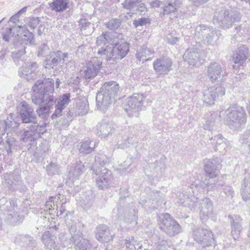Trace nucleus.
<instances>
[{"label":"nucleus","instance_id":"f257e3e1","mask_svg":"<svg viewBox=\"0 0 250 250\" xmlns=\"http://www.w3.org/2000/svg\"><path fill=\"white\" fill-rule=\"evenodd\" d=\"M54 82L52 79L38 80L32 87L33 93L32 96L33 103L39 105L36 112L40 117L46 120L51 113V109L56 103L55 110L51 116L52 119L62 115V111L70 102V93L63 94L57 101L52 95L54 91Z\"/></svg>","mask_w":250,"mask_h":250},{"label":"nucleus","instance_id":"f03ea898","mask_svg":"<svg viewBox=\"0 0 250 250\" xmlns=\"http://www.w3.org/2000/svg\"><path fill=\"white\" fill-rule=\"evenodd\" d=\"M119 89V84L115 81L104 83L96 95L98 108L104 111L113 102Z\"/></svg>","mask_w":250,"mask_h":250},{"label":"nucleus","instance_id":"7ed1b4c3","mask_svg":"<svg viewBox=\"0 0 250 250\" xmlns=\"http://www.w3.org/2000/svg\"><path fill=\"white\" fill-rule=\"evenodd\" d=\"M224 119L231 128L239 129L246 123L247 115L243 107L236 104L224 112Z\"/></svg>","mask_w":250,"mask_h":250},{"label":"nucleus","instance_id":"20e7f679","mask_svg":"<svg viewBox=\"0 0 250 250\" xmlns=\"http://www.w3.org/2000/svg\"><path fill=\"white\" fill-rule=\"evenodd\" d=\"M129 51L128 43L125 41L116 43L113 46L112 43L109 45H107L105 48L101 47L99 49L98 54L101 56H105L107 61H115L121 60L125 57Z\"/></svg>","mask_w":250,"mask_h":250},{"label":"nucleus","instance_id":"39448f33","mask_svg":"<svg viewBox=\"0 0 250 250\" xmlns=\"http://www.w3.org/2000/svg\"><path fill=\"white\" fill-rule=\"evenodd\" d=\"M104 155H100L95 157L96 164H99L101 167L100 170H96L95 173L99 175L96 179V185L100 189H104L112 186L113 177L111 171L104 167L106 163L104 160Z\"/></svg>","mask_w":250,"mask_h":250},{"label":"nucleus","instance_id":"423d86ee","mask_svg":"<svg viewBox=\"0 0 250 250\" xmlns=\"http://www.w3.org/2000/svg\"><path fill=\"white\" fill-rule=\"evenodd\" d=\"M158 222L160 229L169 236H175L182 231L180 225L168 213L160 214Z\"/></svg>","mask_w":250,"mask_h":250},{"label":"nucleus","instance_id":"0eeeda50","mask_svg":"<svg viewBox=\"0 0 250 250\" xmlns=\"http://www.w3.org/2000/svg\"><path fill=\"white\" fill-rule=\"evenodd\" d=\"M240 14L238 11L221 10L216 12L213 19L214 24L223 28H229L233 23L240 20Z\"/></svg>","mask_w":250,"mask_h":250},{"label":"nucleus","instance_id":"6e6552de","mask_svg":"<svg viewBox=\"0 0 250 250\" xmlns=\"http://www.w3.org/2000/svg\"><path fill=\"white\" fill-rule=\"evenodd\" d=\"M188 206L191 209H195V207L199 205L200 217L203 223L206 222L209 218L212 219L215 218V215L213 212V205L212 202L208 198H205L199 203L193 202L192 201H188Z\"/></svg>","mask_w":250,"mask_h":250},{"label":"nucleus","instance_id":"1a4fd4ad","mask_svg":"<svg viewBox=\"0 0 250 250\" xmlns=\"http://www.w3.org/2000/svg\"><path fill=\"white\" fill-rule=\"evenodd\" d=\"M145 97L144 94L135 93L127 99L125 109L129 116H139V112L143 109Z\"/></svg>","mask_w":250,"mask_h":250},{"label":"nucleus","instance_id":"9d476101","mask_svg":"<svg viewBox=\"0 0 250 250\" xmlns=\"http://www.w3.org/2000/svg\"><path fill=\"white\" fill-rule=\"evenodd\" d=\"M193 238L194 241L204 247L210 246L215 242L212 232L209 229L203 228L193 230Z\"/></svg>","mask_w":250,"mask_h":250},{"label":"nucleus","instance_id":"9b49d317","mask_svg":"<svg viewBox=\"0 0 250 250\" xmlns=\"http://www.w3.org/2000/svg\"><path fill=\"white\" fill-rule=\"evenodd\" d=\"M45 124L41 125L38 123L32 124L29 129L24 130L21 135V139L24 142H28L32 145L35 140L40 136V134L44 131Z\"/></svg>","mask_w":250,"mask_h":250},{"label":"nucleus","instance_id":"f8f14e48","mask_svg":"<svg viewBox=\"0 0 250 250\" xmlns=\"http://www.w3.org/2000/svg\"><path fill=\"white\" fill-rule=\"evenodd\" d=\"M225 94V88L221 85L210 86L204 90L202 100L206 105H212L214 104L217 97H222Z\"/></svg>","mask_w":250,"mask_h":250},{"label":"nucleus","instance_id":"ddd939ff","mask_svg":"<svg viewBox=\"0 0 250 250\" xmlns=\"http://www.w3.org/2000/svg\"><path fill=\"white\" fill-rule=\"evenodd\" d=\"M17 110L23 123H37L34 109L26 102L20 103L17 106Z\"/></svg>","mask_w":250,"mask_h":250},{"label":"nucleus","instance_id":"4468645a","mask_svg":"<svg viewBox=\"0 0 250 250\" xmlns=\"http://www.w3.org/2000/svg\"><path fill=\"white\" fill-rule=\"evenodd\" d=\"M172 59L168 57H160L153 63L154 70L160 76L167 74L172 70Z\"/></svg>","mask_w":250,"mask_h":250},{"label":"nucleus","instance_id":"2eb2a0df","mask_svg":"<svg viewBox=\"0 0 250 250\" xmlns=\"http://www.w3.org/2000/svg\"><path fill=\"white\" fill-rule=\"evenodd\" d=\"M102 63V60L98 57L93 58L86 63L85 69L81 70L86 79H91L96 76L99 72Z\"/></svg>","mask_w":250,"mask_h":250},{"label":"nucleus","instance_id":"dca6fc26","mask_svg":"<svg viewBox=\"0 0 250 250\" xmlns=\"http://www.w3.org/2000/svg\"><path fill=\"white\" fill-rule=\"evenodd\" d=\"M204 164L206 175L211 178L216 177L221 167L220 159L217 157L206 159L204 161Z\"/></svg>","mask_w":250,"mask_h":250},{"label":"nucleus","instance_id":"f3484780","mask_svg":"<svg viewBox=\"0 0 250 250\" xmlns=\"http://www.w3.org/2000/svg\"><path fill=\"white\" fill-rule=\"evenodd\" d=\"M122 5L125 9L132 10L137 14H145L147 11L143 0H125Z\"/></svg>","mask_w":250,"mask_h":250},{"label":"nucleus","instance_id":"a211bd4d","mask_svg":"<svg viewBox=\"0 0 250 250\" xmlns=\"http://www.w3.org/2000/svg\"><path fill=\"white\" fill-rule=\"evenodd\" d=\"M207 75L212 83L219 81L224 76L222 66L216 62L211 63L207 67Z\"/></svg>","mask_w":250,"mask_h":250},{"label":"nucleus","instance_id":"6ab92c4d","mask_svg":"<svg viewBox=\"0 0 250 250\" xmlns=\"http://www.w3.org/2000/svg\"><path fill=\"white\" fill-rule=\"evenodd\" d=\"M151 242L156 250H175L171 247V241L166 239L162 235L153 234Z\"/></svg>","mask_w":250,"mask_h":250},{"label":"nucleus","instance_id":"aec40b11","mask_svg":"<svg viewBox=\"0 0 250 250\" xmlns=\"http://www.w3.org/2000/svg\"><path fill=\"white\" fill-rule=\"evenodd\" d=\"M210 144L213 149L215 151L222 152L229 146V142L221 134H218L211 137L210 139Z\"/></svg>","mask_w":250,"mask_h":250},{"label":"nucleus","instance_id":"412c9836","mask_svg":"<svg viewBox=\"0 0 250 250\" xmlns=\"http://www.w3.org/2000/svg\"><path fill=\"white\" fill-rule=\"evenodd\" d=\"M96 238L102 243H107L112 240L113 235L110 232L108 227L105 225H100L95 230Z\"/></svg>","mask_w":250,"mask_h":250},{"label":"nucleus","instance_id":"4be33fe9","mask_svg":"<svg viewBox=\"0 0 250 250\" xmlns=\"http://www.w3.org/2000/svg\"><path fill=\"white\" fill-rule=\"evenodd\" d=\"M38 68L37 62L34 61L25 62L20 68V76L27 80L30 79V76Z\"/></svg>","mask_w":250,"mask_h":250},{"label":"nucleus","instance_id":"5701e85b","mask_svg":"<svg viewBox=\"0 0 250 250\" xmlns=\"http://www.w3.org/2000/svg\"><path fill=\"white\" fill-rule=\"evenodd\" d=\"M183 59L189 65L193 66L200 65L202 63L197 49L193 48L187 49L183 55Z\"/></svg>","mask_w":250,"mask_h":250},{"label":"nucleus","instance_id":"b1692460","mask_svg":"<svg viewBox=\"0 0 250 250\" xmlns=\"http://www.w3.org/2000/svg\"><path fill=\"white\" fill-rule=\"evenodd\" d=\"M249 56V49L246 45L240 46L236 53L232 56L233 62L238 66L242 65Z\"/></svg>","mask_w":250,"mask_h":250},{"label":"nucleus","instance_id":"393cba45","mask_svg":"<svg viewBox=\"0 0 250 250\" xmlns=\"http://www.w3.org/2000/svg\"><path fill=\"white\" fill-rule=\"evenodd\" d=\"M57 237L52 235L49 231L44 232L42 237V241L49 250H61L60 247L56 244Z\"/></svg>","mask_w":250,"mask_h":250},{"label":"nucleus","instance_id":"a878e982","mask_svg":"<svg viewBox=\"0 0 250 250\" xmlns=\"http://www.w3.org/2000/svg\"><path fill=\"white\" fill-rule=\"evenodd\" d=\"M69 230L71 235V240L76 243L81 237H83V233L80 230L81 223L78 221L67 222Z\"/></svg>","mask_w":250,"mask_h":250},{"label":"nucleus","instance_id":"bb28decb","mask_svg":"<svg viewBox=\"0 0 250 250\" xmlns=\"http://www.w3.org/2000/svg\"><path fill=\"white\" fill-rule=\"evenodd\" d=\"M96 130L99 136L105 138L113 132L114 129L111 124L102 121L97 125Z\"/></svg>","mask_w":250,"mask_h":250},{"label":"nucleus","instance_id":"cd10ccee","mask_svg":"<svg viewBox=\"0 0 250 250\" xmlns=\"http://www.w3.org/2000/svg\"><path fill=\"white\" fill-rule=\"evenodd\" d=\"M229 218L230 219L231 225V234L234 239L236 240L242 229L241 227L242 219L238 215H235L234 217L229 216Z\"/></svg>","mask_w":250,"mask_h":250},{"label":"nucleus","instance_id":"c85d7f7f","mask_svg":"<svg viewBox=\"0 0 250 250\" xmlns=\"http://www.w3.org/2000/svg\"><path fill=\"white\" fill-rule=\"evenodd\" d=\"M68 4V0H53L52 2L49 3L51 9L57 12H62L65 10Z\"/></svg>","mask_w":250,"mask_h":250},{"label":"nucleus","instance_id":"c756f323","mask_svg":"<svg viewBox=\"0 0 250 250\" xmlns=\"http://www.w3.org/2000/svg\"><path fill=\"white\" fill-rule=\"evenodd\" d=\"M19 124L16 122L14 120L13 121H10L9 122H6L4 120H0V145L2 144L4 139L3 136L5 135V130L7 127H11L14 128L19 126Z\"/></svg>","mask_w":250,"mask_h":250},{"label":"nucleus","instance_id":"7c9ffc66","mask_svg":"<svg viewBox=\"0 0 250 250\" xmlns=\"http://www.w3.org/2000/svg\"><path fill=\"white\" fill-rule=\"evenodd\" d=\"M154 51L153 49L146 47H142L136 53V56L139 61H148L152 59V57H149L154 54Z\"/></svg>","mask_w":250,"mask_h":250},{"label":"nucleus","instance_id":"2f4dec72","mask_svg":"<svg viewBox=\"0 0 250 250\" xmlns=\"http://www.w3.org/2000/svg\"><path fill=\"white\" fill-rule=\"evenodd\" d=\"M203 26L204 29L202 31V35H206L205 39H204V42L208 44H213L219 39L218 35L216 31H211L209 28L206 27L205 26Z\"/></svg>","mask_w":250,"mask_h":250},{"label":"nucleus","instance_id":"473e14b6","mask_svg":"<svg viewBox=\"0 0 250 250\" xmlns=\"http://www.w3.org/2000/svg\"><path fill=\"white\" fill-rule=\"evenodd\" d=\"M75 244L76 250H95V247L92 245L90 240L81 237Z\"/></svg>","mask_w":250,"mask_h":250},{"label":"nucleus","instance_id":"72a5a7b5","mask_svg":"<svg viewBox=\"0 0 250 250\" xmlns=\"http://www.w3.org/2000/svg\"><path fill=\"white\" fill-rule=\"evenodd\" d=\"M241 194L244 201L250 200V176H246L244 179Z\"/></svg>","mask_w":250,"mask_h":250},{"label":"nucleus","instance_id":"f704fd0d","mask_svg":"<svg viewBox=\"0 0 250 250\" xmlns=\"http://www.w3.org/2000/svg\"><path fill=\"white\" fill-rule=\"evenodd\" d=\"M138 210L133 208L130 209L128 212L125 214L124 218V222L126 225L132 224V226H135L137 224L136 220L137 219Z\"/></svg>","mask_w":250,"mask_h":250},{"label":"nucleus","instance_id":"c9c22d12","mask_svg":"<svg viewBox=\"0 0 250 250\" xmlns=\"http://www.w3.org/2000/svg\"><path fill=\"white\" fill-rule=\"evenodd\" d=\"M125 250H136L141 249L142 245L133 237L126 238L125 240Z\"/></svg>","mask_w":250,"mask_h":250},{"label":"nucleus","instance_id":"e433bc0d","mask_svg":"<svg viewBox=\"0 0 250 250\" xmlns=\"http://www.w3.org/2000/svg\"><path fill=\"white\" fill-rule=\"evenodd\" d=\"M68 56L66 53H62L60 51L56 52H51L50 56L53 58L51 60V63L54 66H56L59 62L64 63V59Z\"/></svg>","mask_w":250,"mask_h":250},{"label":"nucleus","instance_id":"4c0bfd02","mask_svg":"<svg viewBox=\"0 0 250 250\" xmlns=\"http://www.w3.org/2000/svg\"><path fill=\"white\" fill-rule=\"evenodd\" d=\"M95 146L94 143L91 141L87 140L81 143L78 148L81 153L89 154L93 151Z\"/></svg>","mask_w":250,"mask_h":250},{"label":"nucleus","instance_id":"58836bf2","mask_svg":"<svg viewBox=\"0 0 250 250\" xmlns=\"http://www.w3.org/2000/svg\"><path fill=\"white\" fill-rule=\"evenodd\" d=\"M18 205L16 201L11 200L6 202L5 205L0 206L1 210H6L9 213L17 212L18 210Z\"/></svg>","mask_w":250,"mask_h":250},{"label":"nucleus","instance_id":"ea45409f","mask_svg":"<svg viewBox=\"0 0 250 250\" xmlns=\"http://www.w3.org/2000/svg\"><path fill=\"white\" fill-rule=\"evenodd\" d=\"M77 112L80 115H83L86 114L89 110V106L88 101L84 100L80 101L77 104Z\"/></svg>","mask_w":250,"mask_h":250},{"label":"nucleus","instance_id":"a19ab883","mask_svg":"<svg viewBox=\"0 0 250 250\" xmlns=\"http://www.w3.org/2000/svg\"><path fill=\"white\" fill-rule=\"evenodd\" d=\"M180 6V3L169 2L163 8V14L167 15L174 12Z\"/></svg>","mask_w":250,"mask_h":250},{"label":"nucleus","instance_id":"79ce46f5","mask_svg":"<svg viewBox=\"0 0 250 250\" xmlns=\"http://www.w3.org/2000/svg\"><path fill=\"white\" fill-rule=\"evenodd\" d=\"M46 170L49 175L60 174L61 172V167L57 164L51 162L46 166Z\"/></svg>","mask_w":250,"mask_h":250},{"label":"nucleus","instance_id":"37998d69","mask_svg":"<svg viewBox=\"0 0 250 250\" xmlns=\"http://www.w3.org/2000/svg\"><path fill=\"white\" fill-rule=\"evenodd\" d=\"M9 188L12 191L19 190L20 191H23L25 189L24 186L23 185L20 178L17 177V179H14V181H12L10 184Z\"/></svg>","mask_w":250,"mask_h":250},{"label":"nucleus","instance_id":"c03bdc74","mask_svg":"<svg viewBox=\"0 0 250 250\" xmlns=\"http://www.w3.org/2000/svg\"><path fill=\"white\" fill-rule=\"evenodd\" d=\"M8 219L11 223L13 224H20L23 220L24 217L22 215H20L18 210L16 212L8 214Z\"/></svg>","mask_w":250,"mask_h":250},{"label":"nucleus","instance_id":"a18cd8bd","mask_svg":"<svg viewBox=\"0 0 250 250\" xmlns=\"http://www.w3.org/2000/svg\"><path fill=\"white\" fill-rule=\"evenodd\" d=\"M110 37L108 33H103L102 35L97 38V44L98 46L102 45H105L107 43H109L111 41Z\"/></svg>","mask_w":250,"mask_h":250},{"label":"nucleus","instance_id":"49530a36","mask_svg":"<svg viewBox=\"0 0 250 250\" xmlns=\"http://www.w3.org/2000/svg\"><path fill=\"white\" fill-rule=\"evenodd\" d=\"M135 140H134L133 137L127 138L125 139L123 142L118 143V148H120L121 149H125L126 148L129 147L131 145L134 144Z\"/></svg>","mask_w":250,"mask_h":250},{"label":"nucleus","instance_id":"de8ad7c7","mask_svg":"<svg viewBox=\"0 0 250 250\" xmlns=\"http://www.w3.org/2000/svg\"><path fill=\"white\" fill-rule=\"evenodd\" d=\"M18 27L20 29H21L23 33L24 34L23 38V40L30 42L34 37V35L31 32H29L25 26H19Z\"/></svg>","mask_w":250,"mask_h":250},{"label":"nucleus","instance_id":"09e8293b","mask_svg":"<svg viewBox=\"0 0 250 250\" xmlns=\"http://www.w3.org/2000/svg\"><path fill=\"white\" fill-rule=\"evenodd\" d=\"M15 139L13 137H8L5 142L4 143L3 142L2 143H3V145H4L5 148L6 150V152L8 154L12 153V146L13 145V144L15 143Z\"/></svg>","mask_w":250,"mask_h":250},{"label":"nucleus","instance_id":"8fccbe9b","mask_svg":"<svg viewBox=\"0 0 250 250\" xmlns=\"http://www.w3.org/2000/svg\"><path fill=\"white\" fill-rule=\"evenodd\" d=\"M82 172L81 167L77 166L70 169L68 175L70 177L77 179L82 174Z\"/></svg>","mask_w":250,"mask_h":250},{"label":"nucleus","instance_id":"3c124183","mask_svg":"<svg viewBox=\"0 0 250 250\" xmlns=\"http://www.w3.org/2000/svg\"><path fill=\"white\" fill-rule=\"evenodd\" d=\"M121 25L120 20L119 19H113L106 23V27L110 30H116Z\"/></svg>","mask_w":250,"mask_h":250},{"label":"nucleus","instance_id":"603ef678","mask_svg":"<svg viewBox=\"0 0 250 250\" xmlns=\"http://www.w3.org/2000/svg\"><path fill=\"white\" fill-rule=\"evenodd\" d=\"M40 20L38 17L30 18L27 20V24L29 27L34 29L39 24Z\"/></svg>","mask_w":250,"mask_h":250},{"label":"nucleus","instance_id":"864d4df0","mask_svg":"<svg viewBox=\"0 0 250 250\" xmlns=\"http://www.w3.org/2000/svg\"><path fill=\"white\" fill-rule=\"evenodd\" d=\"M25 53V48L22 49L12 52V57L16 62H18L21 58Z\"/></svg>","mask_w":250,"mask_h":250},{"label":"nucleus","instance_id":"5fc2aeb1","mask_svg":"<svg viewBox=\"0 0 250 250\" xmlns=\"http://www.w3.org/2000/svg\"><path fill=\"white\" fill-rule=\"evenodd\" d=\"M222 190L223 193L228 198L231 199L233 198L234 192L232 189V187L229 186H225L223 188Z\"/></svg>","mask_w":250,"mask_h":250},{"label":"nucleus","instance_id":"6e6d98bb","mask_svg":"<svg viewBox=\"0 0 250 250\" xmlns=\"http://www.w3.org/2000/svg\"><path fill=\"white\" fill-rule=\"evenodd\" d=\"M20 237L24 243L30 247H33L35 244V241L34 240L33 238L29 235H22Z\"/></svg>","mask_w":250,"mask_h":250},{"label":"nucleus","instance_id":"4d7b16f0","mask_svg":"<svg viewBox=\"0 0 250 250\" xmlns=\"http://www.w3.org/2000/svg\"><path fill=\"white\" fill-rule=\"evenodd\" d=\"M49 50L48 46L46 44L43 43L39 47L38 55L39 56H45L49 52Z\"/></svg>","mask_w":250,"mask_h":250},{"label":"nucleus","instance_id":"13d9d810","mask_svg":"<svg viewBox=\"0 0 250 250\" xmlns=\"http://www.w3.org/2000/svg\"><path fill=\"white\" fill-rule=\"evenodd\" d=\"M240 141L242 144L249 143L248 146L250 147V130L245 132L240 138Z\"/></svg>","mask_w":250,"mask_h":250},{"label":"nucleus","instance_id":"bf43d9fd","mask_svg":"<svg viewBox=\"0 0 250 250\" xmlns=\"http://www.w3.org/2000/svg\"><path fill=\"white\" fill-rule=\"evenodd\" d=\"M79 26L81 30H85L88 28L90 25V22H89L86 19L82 18L79 21Z\"/></svg>","mask_w":250,"mask_h":250},{"label":"nucleus","instance_id":"052dcab7","mask_svg":"<svg viewBox=\"0 0 250 250\" xmlns=\"http://www.w3.org/2000/svg\"><path fill=\"white\" fill-rule=\"evenodd\" d=\"M148 19L146 18H142L138 20H136L134 21L133 24L135 27H138L139 26H143L146 24L148 22Z\"/></svg>","mask_w":250,"mask_h":250},{"label":"nucleus","instance_id":"680f3d73","mask_svg":"<svg viewBox=\"0 0 250 250\" xmlns=\"http://www.w3.org/2000/svg\"><path fill=\"white\" fill-rule=\"evenodd\" d=\"M12 31L11 28H7L6 32L3 33L2 38L5 41L8 42L9 41L10 37L12 36Z\"/></svg>","mask_w":250,"mask_h":250},{"label":"nucleus","instance_id":"e2e57ef3","mask_svg":"<svg viewBox=\"0 0 250 250\" xmlns=\"http://www.w3.org/2000/svg\"><path fill=\"white\" fill-rule=\"evenodd\" d=\"M214 123L211 121H207L204 124V128L206 130H212Z\"/></svg>","mask_w":250,"mask_h":250},{"label":"nucleus","instance_id":"0e129e2a","mask_svg":"<svg viewBox=\"0 0 250 250\" xmlns=\"http://www.w3.org/2000/svg\"><path fill=\"white\" fill-rule=\"evenodd\" d=\"M161 2L158 0H155L151 2V6L152 7H158L160 6Z\"/></svg>","mask_w":250,"mask_h":250},{"label":"nucleus","instance_id":"69168bd1","mask_svg":"<svg viewBox=\"0 0 250 250\" xmlns=\"http://www.w3.org/2000/svg\"><path fill=\"white\" fill-rule=\"evenodd\" d=\"M65 211V207L63 206H62L59 210L57 211L58 215H62L64 212Z\"/></svg>","mask_w":250,"mask_h":250},{"label":"nucleus","instance_id":"338daca9","mask_svg":"<svg viewBox=\"0 0 250 250\" xmlns=\"http://www.w3.org/2000/svg\"><path fill=\"white\" fill-rule=\"evenodd\" d=\"M19 16L17 14L12 17H11L10 21L12 22H16V21H19Z\"/></svg>","mask_w":250,"mask_h":250},{"label":"nucleus","instance_id":"774afa93","mask_svg":"<svg viewBox=\"0 0 250 250\" xmlns=\"http://www.w3.org/2000/svg\"><path fill=\"white\" fill-rule=\"evenodd\" d=\"M53 207L54 206L52 205V204H50V203H48L47 201L46 202V205H45V208H46V209L49 210L54 209V208H53Z\"/></svg>","mask_w":250,"mask_h":250}]
</instances>
